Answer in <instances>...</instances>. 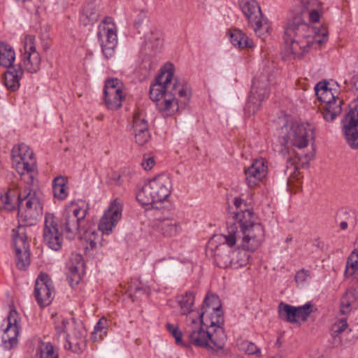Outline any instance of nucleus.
Masks as SVG:
<instances>
[{
    "label": "nucleus",
    "mask_w": 358,
    "mask_h": 358,
    "mask_svg": "<svg viewBox=\"0 0 358 358\" xmlns=\"http://www.w3.org/2000/svg\"><path fill=\"white\" fill-rule=\"evenodd\" d=\"M303 13L292 17L285 29V50L288 55L303 56L310 48H317L327 41L328 32L325 27H310L304 22L302 15H308L311 22L319 21L322 5L318 0H303Z\"/></svg>",
    "instance_id": "nucleus-1"
},
{
    "label": "nucleus",
    "mask_w": 358,
    "mask_h": 358,
    "mask_svg": "<svg viewBox=\"0 0 358 358\" xmlns=\"http://www.w3.org/2000/svg\"><path fill=\"white\" fill-rule=\"evenodd\" d=\"M174 67L166 63L160 71L155 83L150 86V99L164 116H172L185 107L192 96L190 85L173 76Z\"/></svg>",
    "instance_id": "nucleus-2"
},
{
    "label": "nucleus",
    "mask_w": 358,
    "mask_h": 358,
    "mask_svg": "<svg viewBox=\"0 0 358 358\" xmlns=\"http://www.w3.org/2000/svg\"><path fill=\"white\" fill-rule=\"evenodd\" d=\"M226 234L216 236L220 242L229 247L238 246L244 250L253 252L262 245L265 231L257 215L251 209L234 213Z\"/></svg>",
    "instance_id": "nucleus-3"
},
{
    "label": "nucleus",
    "mask_w": 358,
    "mask_h": 358,
    "mask_svg": "<svg viewBox=\"0 0 358 358\" xmlns=\"http://www.w3.org/2000/svg\"><path fill=\"white\" fill-rule=\"evenodd\" d=\"M2 207L13 210L18 206V220L27 226L35 224L43 213V203L36 193H29L22 199V194L17 188L10 187L1 194Z\"/></svg>",
    "instance_id": "nucleus-4"
},
{
    "label": "nucleus",
    "mask_w": 358,
    "mask_h": 358,
    "mask_svg": "<svg viewBox=\"0 0 358 358\" xmlns=\"http://www.w3.org/2000/svg\"><path fill=\"white\" fill-rule=\"evenodd\" d=\"M276 136L280 145L279 152L282 155L296 152L307 148L314 141L315 128L306 122L286 120L277 131Z\"/></svg>",
    "instance_id": "nucleus-5"
},
{
    "label": "nucleus",
    "mask_w": 358,
    "mask_h": 358,
    "mask_svg": "<svg viewBox=\"0 0 358 358\" xmlns=\"http://www.w3.org/2000/svg\"><path fill=\"white\" fill-rule=\"evenodd\" d=\"M184 334L191 344L208 350L217 351L223 348L226 341L224 329L218 328L213 332L204 324L199 314L194 318L185 317Z\"/></svg>",
    "instance_id": "nucleus-6"
},
{
    "label": "nucleus",
    "mask_w": 358,
    "mask_h": 358,
    "mask_svg": "<svg viewBox=\"0 0 358 358\" xmlns=\"http://www.w3.org/2000/svg\"><path fill=\"white\" fill-rule=\"evenodd\" d=\"M53 318L57 335L63 336L66 341L64 348L76 353L82 352L86 336L82 322L58 314L54 315Z\"/></svg>",
    "instance_id": "nucleus-7"
},
{
    "label": "nucleus",
    "mask_w": 358,
    "mask_h": 358,
    "mask_svg": "<svg viewBox=\"0 0 358 358\" xmlns=\"http://www.w3.org/2000/svg\"><path fill=\"white\" fill-rule=\"evenodd\" d=\"M171 189L170 177L166 174H159L138 188L136 199L143 206L152 205L158 209V204L167 199Z\"/></svg>",
    "instance_id": "nucleus-8"
},
{
    "label": "nucleus",
    "mask_w": 358,
    "mask_h": 358,
    "mask_svg": "<svg viewBox=\"0 0 358 358\" xmlns=\"http://www.w3.org/2000/svg\"><path fill=\"white\" fill-rule=\"evenodd\" d=\"M88 210V204L83 200L71 201L66 206L62 227L67 238L73 239L79 236L80 223L86 217Z\"/></svg>",
    "instance_id": "nucleus-9"
},
{
    "label": "nucleus",
    "mask_w": 358,
    "mask_h": 358,
    "mask_svg": "<svg viewBox=\"0 0 358 358\" xmlns=\"http://www.w3.org/2000/svg\"><path fill=\"white\" fill-rule=\"evenodd\" d=\"M326 82H320L315 86V94L324 103L322 115L327 122L334 120L342 111L343 100L338 97V91L329 87Z\"/></svg>",
    "instance_id": "nucleus-10"
},
{
    "label": "nucleus",
    "mask_w": 358,
    "mask_h": 358,
    "mask_svg": "<svg viewBox=\"0 0 358 358\" xmlns=\"http://www.w3.org/2000/svg\"><path fill=\"white\" fill-rule=\"evenodd\" d=\"M273 80V76L269 75L267 70L254 79L245 108L247 113L253 115L259 110L262 103L268 97Z\"/></svg>",
    "instance_id": "nucleus-11"
},
{
    "label": "nucleus",
    "mask_w": 358,
    "mask_h": 358,
    "mask_svg": "<svg viewBox=\"0 0 358 358\" xmlns=\"http://www.w3.org/2000/svg\"><path fill=\"white\" fill-rule=\"evenodd\" d=\"M21 68L31 73L38 72L41 66V55L36 48V37L31 34L21 38L20 48Z\"/></svg>",
    "instance_id": "nucleus-12"
},
{
    "label": "nucleus",
    "mask_w": 358,
    "mask_h": 358,
    "mask_svg": "<svg viewBox=\"0 0 358 358\" xmlns=\"http://www.w3.org/2000/svg\"><path fill=\"white\" fill-rule=\"evenodd\" d=\"M238 5L259 36L262 37L268 32L269 25L263 17L256 0H238Z\"/></svg>",
    "instance_id": "nucleus-13"
},
{
    "label": "nucleus",
    "mask_w": 358,
    "mask_h": 358,
    "mask_svg": "<svg viewBox=\"0 0 358 358\" xmlns=\"http://www.w3.org/2000/svg\"><path fill=\"white\" fill-rule=\"evenodd\" d=\"M13 167L20 175H24L34 171L36 159L33 151L24 143L13 146L11 150Z\"/></svg>",
    "instance_id": "nucleus-14"
},
{
    "label": "nucleus",
    "mask_w": 358,
    "mask_h": 358,
    "mask_svg": "<svg viewBox=\"0 0 358 358\" xmlns=\"http://www.w3.org/2000/svg\"><path fill=\"white\" fill-rule=\"evenodd\" d=\"M123 203L119 199L113 200L103 211L98 225L103 235L111 234L122 217Z\"/></svg>",
    "instance_id": "nucleus-15"
},
{
    "label": "nucleus",
    "mask_w": 358,
    "mask_h": 358,
    "mask_svg": "<svg viewBox=\"0 0 358 358\" xmlns=\"http://www.w3.org/2000/svg\"><path fill=\"white\" fill-rule=\"evenodd\" d=\"M97 36L106 58H110L115 53L117 43V29L110 18L101 22L98 27Z\"/></svg>",
    "instance_id": "nucleus-16"
},
{
    "label": "nucleus",
    "mask_w": 358,
    "mask_h": 358,
    "mask_svg": "<svg viewBox=\"0 0 358 358\" xmlns=\"http://www.w3.org/2000/svg\"><path fill=\"white\" fill-rule=\"evenodd\" d=\"M126 96L125 87L117 78H109L105 83L104 100L110 110H117L122 105Z\"/></svg>",
    "instance_id": "nucleus-17"
},
{
    "label": "nucleus",
    "mask_w": 358,
    "mask_h": 358,
    "mask_svg": "<svg viewBox=\"0 0 358 358\" xmlns=\"http://www.w3.org/2000/svg\"><path fill=\"white\" fill-rule=\"evenodd\" d=\"M43 241L51 250H59L63 244L64 238L58 228V220L52 213L45 215L43 228Z\"/></svg>",
    "instance_id": "nucleus-18"
},
{
    "label": "nucleus",
    "mask_w": 358,
    "mask_h": 358,
    "mask_svg": "<svg viewBox=\"0 0 358 358\" xmlns=\"http://www.w3.org/2000/svg\"><path fill=\"white\" fill-rule=\"evenodd\" d=\"M20 317L18 313L12 310L9 312L6 321V327L1 336L2 343L5 348L11 349L18 343V337L21 330Z\"/></svg>",
    "instance_id": "nucleus-19"
},
{
    "label": "nucleus",
    "mask_w": 358,
    "mask_h": 358,
    "mask_svg": "<svg viewBox=\"0 0 358 358\" xmlns=\"http://www.w3.org/2000/svg\"><path fill=\"white\" fill-rule=\"evenodd\" d=\"M344 138L351 148H358V106L351 108L342 122Z\"/></svg>",
    "instance_id": "nucleus-20"
},
{
    "label": "nucleus",
    "mask_w": 358,
    "mask_h": 358,
    "mask_svg": "<svg viewBox=\"0 0 358 358\" xmlns=\"http://www.w3.org/2000/svg\"><path fill=\"white\" fill-rule=\"evenodd\" d=\"M34 295L41 307H45L51 303L55 296V287L52 281L47 274L41 273L37 278Z\"/></svg>",
    "instance_id": "nucleus-21"
},
{
    "label": "nucleus",
    "mask_w": 358,
    "mask_h": 358,
    "mask_svg": "<svg viewBox=\"0 0 358 358\" xmlns=\"http://www.w3.org/2000/svg\"><path fill=\"white\" fill-rule=\"evenodd\" d=\"M268 173L266 161L263 158L256 159L245 169V180L250 187H255L262 182Z\"/></svg>",
    "instance_id": "nucleus-22"
},
{
    "label": "nucleus",
    "mask_w": 358,
    "mask_h": 358,
    "mask_svg": "<svg viewBox=\"0 0 358 358\" xmlns=\"http://www.w3.org/2000/svg\"><path fill=\"white\" fill-rule=\"evenodd\" d=\"M133 130L135 141L140 145L145 144L150 138L148 122L143 110L135 111L133 117Z\"/></svg>",
    "instance_id": "nucleus-23"
},
{
    "label": "nucleus",
    "mask_w": 358,
    "mask_h": 358,
    "mask_svg": "<svg viewBox=\"0 0 358 358\" xmlns=\"http://www.w3.org/2000/svg\"><path fill=\"white\" fill-rule=\"evenodd\" d=\"M158 210L156 214V228L164 236L172 237L178 235L181 231L179 222L170 216H161Z\"/></svg>",
    "instance_id": "nucleus-24"
},
{
    "label": "nucleus",
    "mask_w": 358,
    "mask_h": 358,
    "mask_svg": "<svg viewBox=\"0 0 358 358\" xmlns=\"http://www.w3.org/2000/svg\"><path fill=\"white\" fill-rule=\"evenodd\" d=\"M83 259L79 254H72L66 264V275L71 286L79 283L82 278Z\"/></svg>",
    "instance_id": "nucleus-25"
},
{
    "label": "nucleus",
    "mask_w": 358,
    "mask_h": 358,
    "mask_svg": "<svg viewBox=\"0 0 358 358\" xmlns=\"http://www.w3.org/2000/svg\"><path fill=\"white\" fill-rule=\"evenodd\" d=\"M176 301L180 315L194 318L199 314L200 310L194 306V295L192 292H187L177 296Z\"/></svg>",
    "instance_id": "nucleus-26"
},
{
    "label": "nucleus",
    "mask_w": 358,
    "mask_h": 358,
    "mask_svg": "<svg viewBox=\"0 0 358 358\" xmlns=\"http://www.w3.org/2000/svg\"><path fill=\"white\" fill-rule=\"evenodd\" d=\"M27 226L20 225L12 231V241L15 250L29 249Z\"/></svg>",
    "instance_id": "nucleus-27"
},
{
    "label": "nucleus",
    "mask_w": 358,
    "mask_h": 358,
    "mask_svg": "<svg viewBox=\"0 0 358 358\" xmlns=\"http://www.w3.org/2000/svg\"><path fill=\"white\" fill-rule=\"evenodd\" d=\"M199 315L204 324L208 327L213 332H215L218 328H222V325L224 323V316L222 310L210 311L209 314L199 312Z\"/></svg>",
    "instance_id": "nucleus-28"
},
{
    "label": "nucleus",
    "mask_w": 358,
    "mask_h": 358,
    "mask_svg": "<svg viewBox=\"0 0 358 358\" xmlns=\"http://www.w3.org/2000/svg\"><path fill=\"white\" fill-rule=\"evenodd\" d=\"M23 75V70L21 66L17 69L10 67L4 76L5 86L11 91L17 90L20 84V80Z\"/></svg>",
    "instance_id": "nucleus-29"
},
{
    "label": "nucleus",
    "mask_w": 358,
    "mask_h": 358,
    "mask_svg": "<svg viewBox=\"0 0 358 358\" xmlns=\"http://www.w3.org/2000/svg\"><path fill=\"white\" fill-rule=\"evenodd\" d=\"M86 250H94L98 245H103V238L95 229H90L80 236Z\"/></svg>",
    "instance_id": "nucleus-30"
},
{
    "label": "nucleus",
    "mask_w": 358,
    "mask_h": 358,
    "mask_svg": "<svg viewBox=\"0 0 358 358\" xmlns=\"http://www.w3.org/2000/svg\"><path fill=\"white\" fill-rule=\"evenodd\" d=\"M15 51L9 44L0 43V64L6 68H10L15 60Z\"/></svg>",
    "instance_id": "nucleus-31"
},
{
    "label": "nucleus",
    "mask_w": 358,
    "mask_h": 358,
    "mask_svg": "<svg viewBox=\"0 0 358 358\" xmlns=\"http://www.w3.org/2000/svg\"><path fill=\"white\" fill-rule=\"evenodd\" d=\"M52 192L55 198L59 200H64L69 195L67 180L62 176H57L52 180Z\"/></svg>",
    "instance_id": "nucleus-32"
},
{
    "label": "nucleus",
    "mask_w": 358,
    "mask_h": 358,
    "mask_svg": "<svg viewBox=\"0 0 358 358\" xmlns=\"http://www.w3.org/2000/svg\"><path fill=\"white\" fill-rule=\"evenodd\" d=\"M231 43L238 48H251L253 42L240 29H232L229 32Z\"/></svg>",
    "instance_id": "nucleus-33"
},
{
    "label": "nucleus",
    "mask_w": 358,
    "mask_h": 358,
    "mask_svg": "<svg viewBox=\"0 0 358 358\" xmlns=\"http://www.w3.org/2000/svg\"><path fill=\"white\" fill-rule=\"evenodd\" d=\"M312 311V306L309 303L300 306H292V323L305 322Z\"/></svg>",
    "instance_id": "nucleus-34"
},
{
    "label": "nucleus",
    "mask_w": 358,
    "mask_h": 358,
    "mask_svg": "<svg viewBox=\"0 0 358 358\" xmlns=\"http://www.w3.org/2000/svg\"><path fill=\"white\" fill-rule=\"evenodd\" d=\"M345 274L353 277L358 282V248L355 249L348 258Z\"/></svg>",
    "instance_id": "nucleus-35"
},
{
    "label": "nucleus",
    "mask_w": 358,
    "mask_h": 358,
    "mask_svg": "<svg viewBox=\"0 0 358 358\" xmlns=\"http://www.w3.org/2000/svg\"><path fill=\"white\" fill-rule=\"evenodd\" d=\"M108 329V321L103 317L95 324L94 331L92 333L91 338L94 342L102 341L107 335Z\"/></svg>",
    "instance_id": "nucleus-36"
},
{
    "label": "nucleus",
    "mask_w": 358,
    "mask_h": 358,
    "mask_svg": "<svg viewBox=\"0 0 358 358\" xmlns=\"http://www.w3.org/2000/svg\"><path fill=\"white\" fill-rule=\"evenodd\" d=\"M37 358H59L58 352L50 342H41L36 350Z\"/></svg>",
    "instance_id": "nucleus-37"
},
{
    "label": "nucleus",
    "mask_w": 358,
    "mask_h": 358,
    "mask_svg": "<svg viewBox=\"0 0 358 358\" xmlns=\"http://www.w3.org/2000/svg\"><path fill=\"white\" fill-rule=\"evenodd\" d=\"M221 310V303L219 297L213 294L208 293L204 299L203 304L200 313L209 314L210 311Z\"/></svg>",
    "instance_id": "nucleus-38"
},
{
    "label": "nucleus",
    "mask_w": 358,
    "mask_h": 358,
    "mask_svg": "<svg viewBox=\"0 0 358 358\" xmlns=\"http://www.w3.org/2000/svg\"><path fill=\"white\" fill-rule=\"evenodd\" d=\"M99 15L94 3H88L83 9L81 20L85 24L93 23L98 19Z\"/></svg>",
    "instance_id": "nucleus-39"
},
{
    "label": "nucleus",
    "mask_w": 358,
    "mask_h": 358,
    "mask_svg": "<svg viewBox=\"0 0 358 358\" xmlns=\"http://www.w3.org/2000/svg\"><path fill=\"white\" fill-rule=\"evenodd\" d=\"M348 326V322L345 319L340 320L333 324L331 335L334 339L335 345L338 346L342 344L341 335L347 329Z\"/></svg>",
    "instance_id": "nucleus-40"
},
{
    "label": "nucleus",
    "mask_w": 358,
    "mask_h": 358,
    "mask_svg": "<svg viewBox=\"0 0 358 358\" xmlns=\"http://www.w3.org/2000/svg\"><path fill=\"white\" fill-rule=\"evenodd\" d=\"M16 265L19 269H26L30 264L29 249L15 250Z\"/></svg>",
    "instance_id": "nucleus-41"
},
{
    "label": "nucleus",
    "mask_w": 358,
    "mask_h": 358,
    "mask_svg": "<svg viewBox=\"0 0 358 358\" xmlns=\"http://www.w3.org/2000/svg\"><path fill=\"white\" fill-rule=\"evenodd\" d=\"M232 268L237 269L243 267L248 263L249 255L244 250H235L231 252Z\"/></svg>",
    "instance_id": "nucleus-42"
},
{
    "label": "nucleus",
    "mask_w": 358,
    "mask_h": 358,
    "mask_svg": "<svg viewBox=\"0 0 358 358\" xmlns=\"http://www.w3.org/2000/svg\"><path fill=\"white\" fill-rule=\"evenodd\" d=\"M355 301V294L352 291H347L341 301V312L345 315L350 312L351 306Z\"/></svg>",
    "instance_id": "nucleus-43"
},
{
    "label": "nucleus",
    "mask_w": 358,
    "mask_h": 358,
    "mask_svg": "<svg viewBox=\"0 0 358 358\" xmlns=\"http://www.w3.org/2000/svg\"><path fill=\"white\" fill-rule=\"evenodd\" d=\"M289 176L287 179L288 187L290 189L294 187L299 188L302 180V176L299 170L297 167L294 166L293 168L289 169Z\"/></svg>",
    "instance_id": "nucleus-44"
},
{
    "label": "nucleus",
    "mask_w": 358,
    "mask_h": 358,
    "mask_svg": "<svg viewBox=\"0 0 358 358\" xmlns=\"http://www.w3.org/2000/svg\"><path fill=\"white\" fill-rule=\"evenodd\" d=\"M279 317L286 322L292 323V306L280 302L278 307Z\"/></svg>",
    "instance_id": "nucleus-45"
},
{
    "label": "nucleus",
    "mask_w": 358,
    "mask_h": 358,
    "mask_svg": "<svg viewBox=\"0 0 358 358\" xmlns=\"http://www.w3.org/2000/svg\"><path fill=\"white\" fill-rule=\"evenodd\" d=\"M215 261L217 265L220 268H232L231 252L229 254L217 253L215 257Z\"/></svg>",
    "instance_id": "nucleus-46"
},
{
    "label": "nucleus",
    "mask_w": 358,
    "mask_h": 358,
    "mask_svg": "<svg viewBox=\"0 0 358 358\" xmlns=\"http://www.w3.org/2000/svg\"><path fill=\"white\" fill-rule=\"evenodd\" d=\"M166 328L169 333L175 338L176 343L178 345L183 343L182 339V332L178 325L168 322L166 324Z\"/></svg>",
    "instance_id": "nucleus-47"
},
{
    "label": "nucleus",
    "mask_w": 358,
    "mask_h": 358,
    "mask_svg": "<svg viewBox=\"0 0 358 358\" xmlns=\"http://www.w3.org/2000/svg\"><path fill=\"white\" fill-rule=\"evenodd\" d=\"M241 349L248 355H258L261 352L259 348L255 343L247 341L241 343Z\"/></svg>",
    "instance_id": "nucleus-48"
},
{
    "label": "nucleus",
    "mask_w": 358,
    "mask_h": 358,
    "mask_svg": "<svg viewBox=\"0 0 358 358\" xmlns=\"http://www.w3.org/2000/svg\"><path fill=\"white\" fill-rule=\"evenodd\" d=\"M155 165V160L152 156L145 155L141 162V166L145 171L151 170Z\"/></svg>",
    "instance_id": "nucleus-49"
},
{
    "label": "nucleus",
    "mask_w": 358,
    "mask_h": 358,
    "mask_svg": "<svg viewBox=\"0 0 358 358\" xmlns=\"http://www.w3.org/2000/svg\"><path fill=\"white\" fill-rule=\"evenodd\" d=\"M295 280L299 285H303L310 280V275L307 271L302 269L296 273Z\"/></svg>",
    "instance_id": "nucleus-50"
},
{
    "label": "nucleus",
    "mask_w": 358,
    "mask_h": 358,
    "mask_svg": "<svg viewBox=\"0 0 358 358\" xmlns=\"http://www.w3.org/2000/svg\"><path fill=\"white\" fill-rule=\"evenodd\" d=\"M145 43H149L152 48H157L161 45V41L159 40L157 36L152 33L145 36Z\"/></svg>",
    "instance_id": "nucleus-51"
},
{
    "label": "nucleus",
    "mask_w": 358,
    "mask_h": 358,
    "mask_svg": "<svg viewBox=\"0 0 358 358\" xmlns=\"http://www.w3.org/2000/svg\"><path fill=\"white\" fill-rule=\"evenodd\" d=\"M234 204L237 208H241L243 204V201L241 198L236 197L234 199Z\"/></svg>",
    "instance_id": "nucleus-52"
},
{
    "label": "nucleus",
    "mask_w": 358,
    "mask_h": 358,
    "mask_svg": "<svg viewBox=\"0 0 358 358\" xmlns=\"http://www.w3.org/2000/svg\"><path fill=\"white\" fill-rule=\"evenodd\" d=\"M340 227L342 229H346L348 227V223L346 222H341Z\"/></svg>",
    "instance_id": "nucleus-53"
},
{
    "label": "nucleus",
    "mask_w": 358,
    "mask_h": 358,
    "mask_svg": "<svg viewBox=\"0 0 358 358\" xmlns=\"http://www.w3.org/2000/svg\"><path fill=\"white\" fill-rule=\"evenodd\" d=\"M136 292H141V291H143V289L141 288H138V287L136 288Z\"/></svg>",
    "instance_id": "nucleus-54"
},
{
    "label": "nucleus",
    "mask_w": 358,
    "mask_h": 358,
    "mask_svg": "<svg viewBox=\"0 0 358 358\" xmlns=\"http://www.w3.org/2000/svg\"><path fill=\"white\" fill-rule=\"evenodd\" d=\"M70 331H71V332H73V328H71V329H70Z\"/></svg>",
    "instance_id": "nucleus-55"
},
{
    "label": "nucleus",
    "mask_w": 358,
    "mask_h": 358,
    "mask_svg": "<svg viewBox=\"0 0 358 358\" xmlns=\"http://www.w3.org/2000/svg\"><path fill=\"white\" fill-rule=\"evenodd\" d=\"M357 87H358V85H357Z\"/></svg>",
    "instance_id": "nucleus-56"
}]
</instances>
